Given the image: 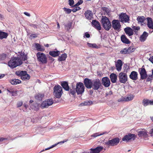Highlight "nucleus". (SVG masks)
<instances>
[{
	"label": "nucleus",
	"instance_id": "obj_1",
	"mask_svg": "<svg viewBox=\"0 0 153 153\" xmlns=\"http://www.w3.org/2000/svg\"><path fill=\"white\" fill-rule=\"evenodd\" d=\"M23 63L22 61L18 56L12 57L8 62V65L11 68H14L18 66H20Z\"/></svg>",
	"mask_w": 153,
	"mask_h": 153
},
{
	"label": "nucleus",
	"instance_id": "obj_2",
	"mask_svg": "<svg viewBox=\"0 0 153 153\" xmlns=\"http://www.w3.org/2000/svg\"><path fill=\"white\" fill-rule=\"evenodd\" d=\"M101 23L104 29L109 30L111 27V22L109 19L106 16H102L101 20Z\"/></svg>",
	"mask_w": 153,
	"mask_h": 153
},
{
	"label": "nucleus",
	"instance_id": "obj_3",
	"mask_svg": "<svg viewBox=\"0 0 153 153\" xmlns=\"http://www.w3.org/2000/svg\"><path fill=\"white\" fill-rule=\"evenodd\" d=\"M53 90V94L55 97L57 98H60L63 93L62 87L59 85H55Z\"/></svg>",
	"mask_w": 153,
	"mask_h": 153
},
{
	"label": "nucleus",
	"instance_id": "obj_4",
	"mask_svg": "<svg viewBox=\"0 0 153 153\" xmlns=\"http://www.w3.org/2000/svg\"><path fill=\"white\" fill-rule=\"evenodd\" d=\"M37 60L42 64H46L47 62V58L46 55L43 53L38 52L36 54Z\"/></svg>",
	"mask_w": 153,
	"mask_h": 153
},
{
	"label": "nucleus",
	"instance_id": "obj_5",
	"mask_svg": "<svg viewBox=\"0 0 153 153\" xmlns=\"http://www.w3.org/2000/svg\"><path fill=\"white\" fill-rule=\"evenodd\" d=\"M85 87L84 84L79 82L76 85V91L77 95L82 94L84 92Z\"/></svg>",
	"mask_w": 153,
	"mask_h": 153
},
{
	"label": "nucleus",
	"instance_id": "obj_6",
	"mask_svg": "<svg viewBox=\"0 0 153 153\" xmlns=\"http://www.w3.org/2000/svg\"><path fill=\"white\" fill-rule=\"evenodd\" d=\"M138 71L140 76V80L145 79L146 78L148 75L144 65L141 68H139Z\"/></svg>",
	"mask_w": 153,
	"mask_h": 153
},
{
	"label": "nucleus",
	"instance_id": "obj_7",
	"mask_svg": "<svg viewBox=\"0 0 153 153\" xmlns=\"http://www.w3.org/2000/svg\"><path fill=\"white\" fill-rule=\"evenodd\" d=\"M101 85L100 81L99 79H96L93 80L91 88L94 90H98L100 88Z\"/></svg>",
	"mask_w": 153,
	"mask_h": 153
},
{
	"label": "nucleus",
	"instance_id": "obj_8",
	"mask_svg": "<svg viewBox=\"0 0 153 153\" xmlns=\"http://www.w3.org/2000/svg\"><path fill=\"white\" fill-rule=\"evenodd\" d=\"M118 76L119 81L121 83L125 84L128 81V76L127 74L121 72L119 74Z\"/></svg>",
	"mask_w": 153,
	"mask_h": 153
},
{
	"label": "nucleus",
	"instance_id": "obj_9",
	"mask_svg": "<svg viewBox=\"0 0 153 153\" xmlns=\"http://www.w3.org/2000/svg\"><path fill=\"white\" fill-rule=\"evenodd\" d=\"M120 142V139L118 137L115 138L108 140L105 143V144L108 146H117Z\"/></svg>",
	"mask_w": 153,
	"mask_h": 153
},
{
	"label": "nucleus",
	"instance_id": "obj_10",
	"mask_svg": "<svg viewBox=\"0 0 153 153\" xmlns=\"http://www.w3.org/2000/svg\"><path fill=\"white\" fill-rule=\"evenodd\" d=\"M135 135L133 134L129 133L127 135H125L122 138V140L124 141L130 142L134 140L135 139Z\"/></svg>",
	"mask_w": 153,
	"mask_h": 153
},
{
	"label": "nucleus",
	"instance_id": "obj_11",
	"mask_svg": "<svg viewBox=\"0 0 153 153\" xmlns=\"http://www.w3.org/2000/svg\"><path fill=\"white\" fill-rule=\"evenodd\" d=\"M119 20L122 23L128 22L129 21V17L126 13H122L119 16Z\"/></svg>",
	"mask_w": 153,
	"mask_h": 153
},
{
	"label": "nucleus",
	"instance_id": "obj_12",
	"mask_svg": "<svg viewBox=\"0 0 153 153\" xmlns=\"http://www.w3.org/2000/svg\"><path fill=\"white\" fill-rule=\"evenodd\" d=\"M112 27L114 30L119 31L120 30L121 25L119 21L114 19L112 21Z\"/></svg>",
	"mask_w": 153,
	"mask_h": 153
},
{
	"label": "nucleus",
	"instance_id": "obj_13",
	"mask_svg": "<svg viewBox=\"0 0 153 153\" xmlns=\"http://www.w3.org/2000/svg\"><path fill=\"white\" fill-rule=\"evenodd\" d=\"M53 103L52 99H48L44 101L41 104V107L42 108H48Z\"/></svg>",
	"mask_w": 153,
	"mask_h": 153
},
{
	"label": "nucleus",
	"instance_id": "obj_14",
	"mask_svg": "<svg viewBox=\"0 0 153 153\" xmlns=\"http://www.w3.org/2000/svg\"><path fill=\"white\" fill-rule=\"evenodd\" d=\"M84 85L87 89H91V88L93 81L92 79L88 78H85L83 80Z\"/></svg>",
	"mask_w": 153,
	"mask_h": 153
},
{
	"label": "nucleus",
	"instance_id": "obj_15",
	"mask_svg": "<svg viewBox=\"0 0 153 153\" xmlns=\"http://www.w3.org/2000/svg\"><path fill=\"white\" fill-rule=\"evenodd\" d=\"M102 83L105 87H109L110 85V81L107 77H103L102 79Z\"/></svg>",
	"mask_w": 153,
	"mask_h": 153
},
{
	"label": "nucleus",
	"instance_id": "obj_16",
	"mask_svg": "<svg viewBox=\"0 0 153 153\" xmlns=\"http://www.w3.org/2000/svg\"><path fill=\"white\" fill-rule=\"evenodd\" d=\"M91 25L92 26L98 30H100L101 29L100 23L96 20H93L92 21Z\"/></svg>",
	"mask_w": 153,
	"mask_h": 153
},
{
	"label": "nucleus",
	"instance_id": "obj_17",
	"mask_svg": "<svg viewBox=\"0 0 153 153\" xmlns=\"http://www.w3.org/2000/svg\"><path fill=\"white\" fill-rule=\"evenodd\" d=\"M134 97V95L133 94H131L126 97H125L122 98L118 100V102L122 101H128L132 100Z\"/></svg>",
	"mask_w": 153,
	"mask_h": 153
},
{
	"label": "nucleus",
	"instance_id": "obj_18",
	"mask_svg": "<svg viewBox=\"0 0 153 153\" xmlns=\"http://www.w3.org/2000/svg\"><path fill=\"white\" fill-rule=\"evenodd\" d=\"M86 19L90 20L93 18V14L92 12L89 10H86L84 14Z\"/></svg>",
	"mask_w": 153,
	"mask_h": 153
},
{
	"label": "nucleus",
	"instance_id": "obj_19",
	"mask_svg": "<svg viewBox=\"0 0 153 153\" xmlns=\"http://www.w3.org/2000/svg\"><path fill=\"white\" fill-rule=\"evenodd\" d=\"M138 74L137 72L133 71L131 72L129 75V77L131 79L135 81L138 79Z\"/></svg>",
	"mask_w": 153,
	"mask_h": 153
},
{
	"label": "nucleus",
	"instance_id": "obj_20",
	"mask_svg": "<svg viewBox=\"0 0 153 153\" xmlns=\"http://www.w3.org/2000/svg\"><path fill=\"white\" fill-rule=\"evenodd\" d=\"M103 149V147L101 146H98L94 149H91L90 153H99Z\"/></svg>",
	"mask_w": 153,
	"mask_h": 153
},
{
	"label": "nucleus",
	"instance_id": "obj_21",
	"mask_svg": "<svg viewBox=\"0 0 153 153\" xmlns=\"http://www.w3.org/2000/svg\"><path fill=\"white\" fill-rule=\"evenodd\" d=\"M60 85L62 88L65 91H69L70 90V87L68 85V83L66 81H63L61 82Z\"/></svg>",
	"mask_w": 153,
	"mask_h": 153
},
{
	"label": "nucleus",
	"instance_id": "obj_22",
	"mask_svg": "<svg viewBox=\"0 0 153 153\" xmlns=\"http://www.w3.org/2000/svg\"><path fill=\"white\" fill-rule=\"evenodd\" d=\"M123 65V63L121 60L118 59L117 61L116 64V68L117 70L118 71H121Z\"/></svg>",
	"mask_w": 153,
	"mask_h": 153
},
{
	"label": "nucleus",
	"instance_id": "obj_23",
	"mask_svg": "<svg viewBox=\"0 0 153 153\" xmlns=\"http://www.w3.org/2000/svg\"><path fill=\"white\" fill-rule=\"evenodd\" d=\"M138 135L139 137H146L148 136L146 131L143 129L140 130L138 131Z\"/></svg>",
	"mask_w": 153,
	"mask_h": 153
},
{
	"label": "nucleus",
	"instance_id": "obj_24",
	"mask_svg": "<svg viewBox=\"0 0 153 153\" xmlns=\"http://www.w3.org/2000/svg\"><path fill=\"white\" fill-rule=\"evenodd\" d=\"M125 33L126 34L129 36H131L133 35L134 33L132 29L129 27H127L124 29Z\"/></svg>",
	"mask_w": 153,
	"mask_h": 153
},
{
	"label": "nucleus",
	"instance_id": "obj_25",
	"mask_svg": "<svg viewBox=\"0 0 153 153\" xmlns=\"http://www.w3.org/2000/svg\"><path fill=\"white\" fill-rule=\"evenodd\" d=\"M142 103L144 106L149 105H153V100H149L148 99H143V100Z\"/></svg>",
	"mask_w": 153,
	"mask_h": 153
},
{
	"label": "nucleus",
	"instance_id": "obj_26",
	"mask_svg": "<svg viewBox=\"0 0 153 153\" xmlns=\"http://www.w3.org/2000/svg\"><path fill=\"white\" fill-rule=\"evenodd\" d=\"M110 78L112 83H115L117 82V76L115 74L112 73L110 75Z\"/></svg>",
	"mask_w": 153,
	"mask_h": 153
},
{
	"label": "nucleus",
	"instance_id": "obj_27",
	"mask_svg": "<svg viewBox=\"0 0 153 153\" xmlns=\"http://www.w3.org/2000/svg\"><path fill=\"white\" fill-rule=\"evenodd\" d=\"M147 25L148 27L150 29H153V22L152 19L150 17L147 18Z\"/></svg>",
	"mask_w": 153,
	"mask_h": 153
},
{
	"label": "nucleus",
	"instance_id": "obj_28",
	"mask_svg": "<svg viewBox=\"0 0 153 153\" xmlns=\"http://www.w3.org/2000/svg\"><path fill=\"white\" fill-rule=\"evenodd\" d=\"M27 73V72L24 71H16L15 74L17 76L21 77V78L23 77V76H25Z\"/></svg>",
	"mask_w": 153,
	"mask_h": 153
},
{
	"label": "nucleus",
	"instance_id": "obj_29",
	"mask_svg": "<svg viewBox=\"0 0 153 153\" xmlns=\"http://www.w3.org/2000/svg\"><path fill=\"white\" fill-rule=\"evenodd\" d=\"M148 36V33L146 31H144L140 36V40L142 42H144L146 40Z\"/></svg>",
	"mask_w": 153,
	"mask_h": 153
},
{
	"label": "nucleus",
	"instance_id": "obj_30",
	"mask_svg": "<svg viewBox=\"0 0 153 153\" xmlns=\"http://www.w3.org/2000/svg\"><path fill=\"white\" fill-rule=\"evenodd\" d=\"M121 40L123 43L126 44H128L130 42L129 40L124 35H123L121 36Z\"/></svg>",
	"mask_w": 153,
	"mask_h": 153
},
{
	"label": "nucleus",
	"instance_id": "obj_31",
	"mask_svg": "<svg viewBox=\"0 0 153 153\" xmlns=\"http://www.w3.org/2000/svg\"><path fill=\"white\" fill-rule=\"evenodd\" d=\"M20 58V59L22 61H25L27 59V55L25 54L24 52H21L19 53V55H18V56Z\"/></svg>",
	"mask_w": 153,
	"mask_h": 153
},
{
	"label": "nucleus",
	"instance_id": "obj_32",
	"mask_svg": "<svg viewBox=\"0 0 153 153\" xmlns=\"http://www.w3.org/2000/svg\"><path fill=\"white\" fill-rule=\"evenodd\" d=\"M49 54L53 57H56L59 56L60 54V52L58 51H51L49 52Z\"/></svg>",
	"mask_w": 153,
	"mask_h": 153
},
{
	"label": "nucleus",
	"instance_id": "obj_33",
	"mask_svg": "<svg viewBox=\"0 0 153 153\" xmlns=\"http://www.w3.org/2000/svg\"><path fill=\"white\" fill-rule=\"evenodd\" d=\"M10 82L13 85H16L21 83L22 82L19 79H14L10 80Z\"/></svg>",
	"mask_w": 153,
	"mask_h": 153
},
{
	"label": "nucleus",
	"instance_id": "obj_34",
	"mask_svg": "<svg viewBox=\"0 0 153 153\" xmlns=\"http://www.w3.org/2000/svg\"><path fill=\"white\" fill-rule=\"evenodd\" d=\"M8 36L7 33L2 31L0 30V39H6Z\"/></svg>",
	"mask_w": 153,
	"mask_h": 153
},
{
	"label": "nucleus",
	"instance_id": "obj_35",
	"mask_svg": "<svg viewBox=\"0 0 153 153\" xmlns=\"http://www.w3.org/2000/svg\"><path fill=\"white\" fill-rule=\"evenodd\" d=\"M35 48L38 51H43L45 50V48L42 47L41 46L39 43H35Z\"/></svg>",
	"mask_w": 153,
	"mask_h": 153
},
{
	"label": "nucleus",
	"instance_id": "obj_36",
	"mask_svg": "<svg viewBox=\"0 0 153 153\" xmlns=\"http://www.w3.org/2000/svg\"><path fill=\"white\" fill-rule=\"evenodd\" d=\"M7 54L4 53H2L0 55V61L1 63L3 64H6L5 60L6 59Z\"/></svg>",
	"mask_w": 153,
	"mask_h": 153
},
{
	"label": "nucleus",
	"instance_id": "obj_37",
	"mask_svg": "<svg viewBox=\"0 0 153 153\" xmlns=\"http://www.w3.org/2000/svg\"><path fill=\"white\" fill-rule=\"evenodd\" d=\"M67 57V54L66 53H64L61 55V56H59L58 61H64Z\"/></svg>",
	"mask_w": 153,
	"mask_h": 153
},
{
	"label": "nucleus",
	"instance_id": "obj_38",
	"mask_svg": "<svg viewBox=\"0 0 153 153\" xmlns=\"http://www.w3.org/2000/svg\"><path fill=\"white\" fill-rule=\"evenodd\" d=\"M108 133L107 132L105 131L103 132L102 133H100L98 132L93 134L91 135V137H96L98 136H99L102 135L104 134H107Z\"/></svg>",
	"mask_w": 153,
	"mask_h": 153
},
{
	"label": "nucleus",
	"instance_id": "obj_39",
	"mask_svg": "<svg viewBox=\"0 0 153 153\" xmlns=\"http://www.w3.org/2000/svg\"><path fill=\"white\" fill-rule=\"evenodd\" d=\"M123 73L127 74V73L128 72V71L130 70V68L128 65L126 64H124V67L123 68Z\"/></svg>",
	"mask_w": 153,
	"mask_h": 153
},
{
	"label": "nucleus",
	"instance_id": "obj_40",
	"mask_svg": "<svg viewBox=\"0 0 153 153\" xmlns=\"http://www.w3.org/2000/svg\"><path fill=\"white\" fill-rule=\"evenodd\" d=\"M44 94H37L35 96V98L37 100L41 101L42 100V98L44 97Z\"/></svg>",
	"mask_w": 153,
	"mask_h": 153
},
{
	"label": "nucleus",
	"instance_id": "obj_41",
	"mask_svg": "<svg viewBox=\"0 0 153 153\" xmlns=\"http://www.w3.org/2000/svg\"><path fill=\"white\" fill-rule=\"evenodd\" d=\"M113 94V92L111 91H107L105 94V97L107 99L111 98L112 95Z\"/></svg>",
	"mask_w": 153,
	"mask_h": 153
},
{
	"label": "nucleus",
	"instance_id": "obj_42",
	"mask_svg": "<svg viewBox=\"0 0 153 153\" xmlns=\"http://www.w3.org/2000/svg\"><path fill=\"white\" fill-rule=\"evenodd\" d=\"M93 103V102L91 101H86L84 102L81 103L80 105L82 106L90 105Z\"/></svg>",
	"mask_w": 153,
	"mask_h": 153
},
{
	"label": "nucleus",
	"instance_id": "obj_43",
	"mask_svg": "<svg viewBox=\"0 0 153 153\" xmlns=\"http://www.w3.org/2000/svg\"><path fill=\"white\" fill-rule=\"evenodd\" d=\"M70 91H69V93L70 94H71L74 96L76 92V89H75L73 87L72 88H70Z\"/></svg>",
	"mask_w": 153,
	"mask_h": 153
},
{
	"label": "nucleus",
	"instance_id": "obj_44",
	"mask_svg": "<svg viewBox=\"0 0 153 153\" xmlns=\"http://www.w3.org/2000/svg\"><path fill=\"white\" fill-rule=\"evenodd\" d=\"M87 45L90 48H98V46L95 43H90L87 42Z\"/></svg>",
	"mask_w": 153,
	"mask_h": 153
},
{
	"label": "nucleus",
	"instance_id": "obj_45",
	"mask_svg": "<svg viewBox=\"0 0 153 153\" xmlns=\"http://www.w3.org/2000/svg\"><path fill=\"white\" fill-rule=\"evenodd\" d=\"M145 19L144 17L143 16H138L137 18V20L138 22L143 23Z\"/></svg>",
	"mask_w": 153,
	"mask_h": 153
},
{
	"label": "nucleus",
	"instance_id": "obj_46",
	"mask_svg": "<svg viewBox=\"0 0 153 153\" xmlns=\"http://www.w3.org/2000/svg\"><path fill=\"white\" fill-rule=\"evenodd\" d=\"M72 25V22H69L65 25V27L67 28V30L69 31V30L71 27Z\"/></svg>",
	"mask_w": 153,
	"mask_h": 153
},
{
	"label": "nucleus",
	"instance_id": "obj_47",
	"mask_svg": "<svg viewBox=\"0 0 153 153\" xmlns=\"http://www.w3.org/2000/svg\"><path fill=\"white\" fill-rule=\"evenodd\" d=\"M101 9L102 11L105 12L108 15L109 13H110L111 11L107 7H102Z\"/></svg>",
	"mask_w": 153,
	"mask_h": 153
},
{
	"label": "nucleus",
	"instance_id": "obj_48",
	"mask_svg": "<svg viewBox=\"0 0 153 153\" xmlns=\"http://www.w3.org/2000/svg\"><path fill=\"white\" fill-rule=\"evenodd\" d=\"M30 78V76L27 73L25 76H23V77H22L21 79L24 80H27L29 79Z\"/></svg>",
	"mask_w": 153,
	"mask_h": 153
},
{
	"label": "nucleus",
	"instance_id": "obj_49",
	"mask_svg": "<svg viewBox=\"0 0 153 153\" xmlns=\"http://www.w3.org/2000/svg\"><path fill=\"white\" fill-rule=\"evenodd\" d=\"M153 76H151V74L149 75H148V76L146 78V82H152V80L153 79Z\"/></svg>",
	"mask_w": 153,
	"mask_h": 153
},
{
	"label": "nucleus",
	"instance_id": "obj_50",
	"mask_svg": "<svg viewBox=\"0 0 153 153\" xmlns=\"http://www.w3.org/2000/svg\"><path fill=\"white\" fill-rule=\"evenodd\" d=\"M120 53L122 54H126L128 53V49L127 48H125L120 51Z\"/></svg>",
	"mask_w": 153,
	"mask_h": 153
},
{
	"label": "nucleus",
	"instance_id": "obj_51",
	"mask_svg": "<svg viewBox=\"0 0 153 153\" xmlns=\"http://www.w3.org/2000/svg\"><path fill=\"white\" fill-rule=\"evenodd\" d=\"M127 49L128 53H130L134 52L135 51V49L133 48L132 47L130 46Z\"/></svg>",
	"mask_w": 153,
	"mask_h": 153
},
{
	"label": "nucleus",
	"instance_id": "obj_52",
	"mask_svg": "<svg viewBox=\"0 0 153 153\" xmlns=\"http://www.w3.org/2000/svg\"><path fill=\"white\" fill-rule=\"evenodd\" d=\"M63 9L64 10V11H65L66 13L67 14L70 13L72 11V10L70 9L67 8L65 7H64Z\"/></svg>",
	"mask_w": 153,
	"mask_h": 153
},
{
	"label": "nucleus",
	"instance_id": "obj_53",
	"mask_svg": "<svg viewBox=\"0 0 153 153\" xmlns=\"http://www.w3.org/2000/svg\"><path fill=\"white\" fill-rule=\"evenodd\" d=\"M7 91L12 94V96H14L13 93H14V91L11 89L9 88H7Z\"/></svg>",
	"mask_w": 153,
	"mask_h": 153
},
{
	"label": "nucleus",
	"instance_id": "obj_54",
	"mask_svg": "<svg viewBox=\"0 0 153 153\" xmlns=\"http://www.w3.org/2000/svg\"><path fill=\"white\" fill-rule=\"evenodd\" d=\"M81 9V8L79 7H76L74 8L72 11L73 12H75L78 10H80Z\"/></svg>",
	"mask_w": 153,
	"mask_h": 153
},
{
	"label": "nucleus",
	"instance_id": "obj_55",
	"mask_svg": "<svg viewBox=\"0 0 153 153\" xmlns=\"http://www.w3.org/2000/svg\"><path fill=\"white\" fill-rule=\"evenodd\" d=\"M29 25L33 27L34 28H37L38 26V25L37 24H34L31 23Z\"/></svg>",
	"mask_w": 153,
	"mask_h": 153
},
{
	"label": "nucleus",
	"instance_id": "obj_56",
	"mask_svg": "<svg viewBox=\"0 0 153 153\" xmlns=\"http://www.w3.org/2000/svg\"><path fill=\"white\" fill-rule=\"evenodd\" d=\"M38 34L34 33L31 34L30 36V37L32 39L33 38H36L37 37Z\"/></svg>",
	"mask_w": 153,
	"mask_h": 153
},
{
	"label": "nucleus",
	"instance_id": "obj_57",
	"mask_svg": "<svg viewBox=\"0 0 153 153\" xmlns=\"http://www.w3.org/2000/svg\"><path fill=\"white\" fill-rule=\"evenodd\" d=\"M69 4L70 6H72L74 3V0H69Z\"/></svg>",
	"mask_w": 153,
	"mask_h": 153
},
{
	"label": "nucleus",
	"instance_id": "obj_58",
	"mask_svg": "<svg viewBox=\"0 0 153 153\" xmlns=\"http://www.w3.org/2000/svg\"><path fill=\"white\" fill-rule=\"evenodd\" d=\"M132 28L135 30H138L140 29V27L139 26H133L132 27Z\"/></svg>",
	"mask_w": 153,
	"mask_h": 153
},
{
	"label": "nucleus",
	"instance_id": "obj_59",
	"mask_svg": "<svg viewBox=\"0 0 153 153\" xmlns=\"http://www.w3.org/2000/svg\"><path fill=\"white\" fill-rule=\"evenodd\" d=\"M22 102H19L17 104V107L18 108L20 107L22 105Z\"/></svg>",
	"mask_w": 153,
	"mask_h": 153
},
{
	"label": "nucleus",
	"instance_id": "obj_60",
	"mask_svg": "<svg viewBox=\"0 0 153 153\" xmlns=\"http://www.w3.org/2000/svg\"><path fill=\"white\" fill-rule=\"evenodd\" d=\"M84 36L86 38H89L90 37V35L88 32H86L85 33Z\"/></svg>",
	"mask_w": 153,
	"mask_h": 153
},
{
	"label": "nucleus",
	"instance_id": "obj_61",
	"mask_svg": "<svg viewBox=\"0 0 153 153\" xmlns=\"http://www.w3.org/2000/svg\"><path fill=\"white\" fill-rule=\"evenodd\" d=\"M56 144H55V145H52V146H51L49 147H48V148H46L45 149V150H48V149H51V148H53V147H55V146H56Z\"/></svg>",
	"mask_w": 153,
	"mask_h": 153
},
{
	"label": "nucleus",
	"instance_id": "obj_62",
	"mask_svg": "<svg viewBox=\"0 0 153 153\" xmlns=\"http://www.w3.org/2000/svg\"><path fill=\"white\" fill-rule=\"evenodd\" d=\"M149 133L150 134L151 136H153V128L150 130Z\"/></svg>",
	"mask_w": 153,
	"mask_h": 153
},
{
	"label": "nucleus",
	"instance_id": "obj_63",
	"mask_svg": "<svg viewBox=\"0 0 153 153\" xmlns=\"http://www.w3.org/2000/svg\"><path fill=\"white\" fill-rule=\"evenodd\" d=\"M7 140V138L4 137H0V142H2L4 140Z\"/></svg>",
	"mask_w": 153,
	"mask_h": 153
},
{
	"label": "nucleus",
	"instance_id": "obj_64",
	"mask_svg": "<svg viewBox=\"0 0 153 153\" xmlns=\"http://www.w3.org/2000/svg\"><path fill=\"white\" fill-rule=\"evenodd\" d=\"M77 2L79 5L83 3V1L82 0H79Z\"/></svg>",
	"mask_w": 153,
	"mask_h": 153
}]
</instances>
